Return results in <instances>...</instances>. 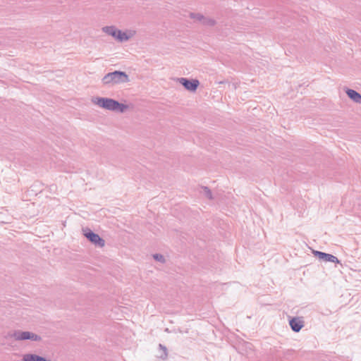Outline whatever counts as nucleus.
I'll return each mask as SVG.
<instances>
[{
  "label": "nucleus",
  "mask_w": 361,
  "mask_h": 361,
  "mask_svg": "<svg viewBox=\"0 0 361 361\" xmlns=\"http://www.w3.org/2000/svg\"><path fill=\"white\" fill-rule=\"evenodd\" d=\"M92 102L100 108L119 113H123L129 108L128 105L119 103L114 99L107 97H92Z\"/></svg>",
  "instance_id": "f257e3e1"
},
{
  "label": "nucleus",
  "mask_w": 361,
  "mask_h": 361,
  "mask_svg": "<svg viewBox=\"0 0 361 361\" xmlns=\"http://www.w3.org/2000/svg\"><path fill=\"white\" fill-rule=\"evenodd\" d=\"M130 81L129 76L126 72L115 71L106 74L102 79L104 85L113 86L118 84L126 83Z\"/></svg>",
  "instance_id": "f03ea898"
},
{
  "label": "nucleus",
  "mask_w": 361,
  "mask_h": 361,
  "mask_svg": "<svg viewBox=\"0 0 361 361\" xmlns=\"http://www.w3.org/2000/svg\"><path fill=\"white\" fill-rule=\"evenodd\" d=\"M10 336L16 341L31 340L33 341H40L42 340V338L37 334L30 331H22L20 330L13 331Z\"/></svg>",
  "instance_id": "7ed1b4c3"
},
{
  "label": "nucleus",
  "mask_w": 361,
  "mask_h": 361,
  "mask_svg": "<svg viewBox=\"0 0 361 361\" xmlns=\"http://www.w3.org/2000/svg\"><path fill=\"white\" fill-rule=\"evenodd\" d=\"M84 235L94 245L99 247H103L105 245V241L98 234L92 232L90 228L82 229Z\"/></svg>",
  "instance_id": "20e7f679"
},
{
  "label": "nucleus",
  "mask_w": 361,
  "mask_h": 361,
  "mask_svg": "<svg viewBox=\"0 0 361 361\" xmlns=\"http://www.w3.org/2000/svg\"><path fill=\"white\" fill-rule=\"evenodd\" d=\"M178 82L181 84L187 90H189L190 92H195L199 85L200 82L198 80L196 79H188L185 78H179L177 79Z\"/></svg>",
  "instance_id": "39448f33"
},
{
  "label": "nucleus",
  "mask_w": 361,
  "mask_h": 361,
  "mask_svg": "<svg viewBox=\"0 0 361 361\" xmlns=\"http://www.w3.org/2000/svg\"><path fill=\"white\" fill-rule=\"evenodd\" d=\"M304 321L302 317H293L289 320V325L294 332H299L304 326Z\"/></svg>",
  "instance_id": "423d86ee"
},
{
  "label": "nucleus",
  "mask_w": 361,
  "mask_h": 361,
  "mask_svg": "<svg viewBox=\"0 0 361 361\" xmlns=\"http://www.w3.org/2000/svg\"><path fill=\"white\" fill-rule=\"evenodd\" d=\"M102 32L113 37L114 39H117L118 32H120L121 30L117 29L115 26H104L102 28Z\"/></svg>",
  "instance_id": "0eeeda50"
},
{
  "label": "nucleus",
  "mask_w": 361,
  "mask_h": 361,
  "mask_svg": "<svg viewBox=\"0 0 361 361\" xmlns=\"http://www.w3.org/2000/svg\"><path fill=\"white\" fill-rule=\"evenodd\" d=\"M348 97L353 102L361 104V94L352 89H347L345 91Z\"/></svg>",
  "instance_id": "6e6552de"
},
{
  "label": "nucleus",
  "mask_w": 361,
  "mask_h": 361,
  "mask_svg": "<svg viewBox=\"0 0 361 361\" xmlns=\"http://www.w3.org/2000/svg\"><path fill=\"white\" fill-rule=\"evenodd\" d=\"M23 361H51L46 358L35 354H25L23 357Z\"/></svg>",
  "instance_id": "1a4fd4ad"
},
{
  "label": "nucleus",
  "mask_w": 361,
  "mask_h": 361,
  "mask_svg": "<svg viewBox=\"0 0 361 361\" xmlns=\"http://www.w3.org/2000/svg\"><path fill=\"white\" fill-rule=\"evenodd\" d=\"M132 36L133 34L128 35L127 32L121 30L120 32H118L116 40H118L120 42H127L128 40H129L130 38L132 37Z\"/></svg>",
  "instance_id": "9d476101"
},
{
  "label": "nucleus",
  "mask_w": 361,
  "mask_h": 361,
  "mask_svg": "<svg viewBox=\"0 0 361 361\" xmlns=\"http://www.w3.org/2000/svg\"><path fill=\"white\" fill-rule=\"evenodd\" d=\"M216 22L214 18L209 16H204L201 24L204 26L213 27L216 25Z\"/></svg>",
  "instance_id": "9b49d317"
},
{
  "label": "nucleus",
  "mask_w": 361,
  "mask_h": 361,
  "mask_svg": "<svg viewBox=\"0 0 361 361\" xmlns=\"http://www.w3.org/2000/svg\"><path fill=\"white\" fill-rule=\"evenodd\" d=\"M324 261L334 262V263H338V264L341 263L340 260H338L336 256L331 255V254H328V253L325 254Z\"/></svg>",
  "instance_id": "f8f14e48"
},
{
  "label": "nucleus",
  "mask_w": 361,
  "mask_h": 361,
  "mask_svg": "<svg viewBox=\"0 0 361 361\" xmlns=\"http://www.w3.org/2000/svg\"><path fill=\"white\" fill-rule=\"evenodd\" d=\"M204 16H203L202 14L199 13H190V18L200 22V23H202V22Z\"/></svg>",
  "instance_id": "ddd939ff"
},
{
  "label": "nucleus",
  "mask_w": 361,
  "mask_h": 361,
  "mask_svg": "<svg viewBox=\"0 0 361 361\" xmlns=\"http://www.w3.org/2000/svg\"><path fill=\"white\" fill-rule=\"evenodd\" d=\"M202 189L203 190L204 195H205V197L207 198H208L209 200H212L213 199L212 192L211 190L208 187L202 186Z\"/></svg>",
  "instance_id": "4468645a"
},
{
  "label": "nucleus",
  "mask_w": 361,
  "mask_h": 361,
  "mask_svg": "<svg viewBox=\"0 0 361 361\" xmlns=\"http://www.w3.org/2000/svg\"><path fill=\"white\" fill-rule=\"evenodd\" d=\"M159 347L163 351V353L160 355V357L161 359H163V360L166 359V357L168 356L167 348L164 345H163L162 344H159Z\"/></svg>",
  "instance_id": "2eb2a0df"
},
{
  "label": "nucleus",
  "mask_w": 361,
  "mask_h": 361,
  "mask_svg": "<svg viewBox=\"0 0 361 361\" xmlns=\"http://www.w3.org/2000/svg\"><path fill=\"white\" fill-rule=\"evenodd\" d=\"M153 258L156 261L160 262L161 263H164L165 261H166L164 257L162 255H161V254H154V255H153Z\"/></svg>",
  "instance_id": "dca6fc26"
},
{
  "label": "nucleus",
  "mask_w": 361,
  "mask_h": 361,
  "mask_svg": "<svg viewBox=\"0 0 361 361\" xmlns=\"http://www.w3.org/2000/svg\"><path fill=\"white\" fill-rule=\"evenodd\" d=\"M313 254L315 257H318L320 259L324 260L325 257V252H320V251H313Z\"/></svg>",
  "instance_id": "f3484780"
}]
</instances>
